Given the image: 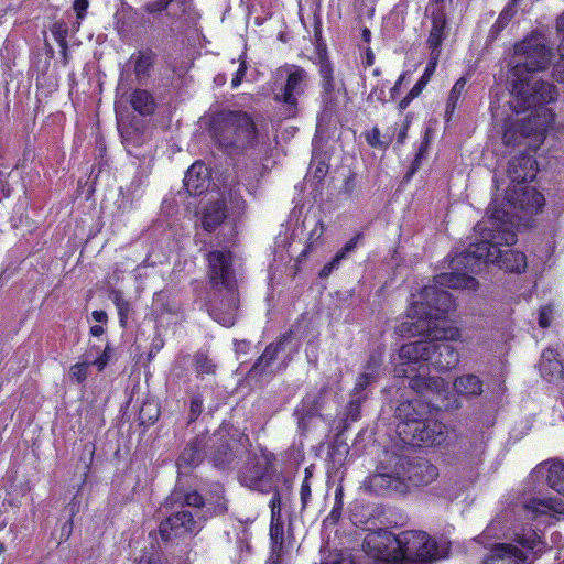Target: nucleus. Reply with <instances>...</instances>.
<instances>
[{
  "instance_id": "42",
  "label": "nucleus",
  "mask_w": 564,
  "mask_h": 564,
  "mask_svg": "<svg viewBox=\"0 0 564 564\" xmlns=\"http://www.w3.org/2000/svg\"><path fill=\"white\" fill-rule=\"evenodd\" d=\"M332 68L328 65H322L321 66V75L323 77V85L325 90H332L333 89V76H332Z\"/></svg>"
},
{
  "instance_id": "5",
  "label": "nucleus",
  "mask_w": 564,
  "mask_h": 564,
  "mask_svg": "<svg viewBox=\"0 0 564 564\" xmlns=\"http://www.w3.org/2000/svg\"><path fill=\"white\" fill-rule=\"evenodd\" d=\"M488 227L485 225H476L475 232L479 237V241L471 243L467 249L466 259L473 258L482 260L487 263H495L499 268L520 273L527 268L525 254L511 249L502 250L499 246H511L516 243V232L503 228L502 234L491 235L486 232Z\"/></svg>"
},
{
  "instance_id": "33",
  "label": "nucleus",
  "mask_w": 564,
  "mask_h": 564,
  "mask_svg": "<svg viewBox=\"0 0 564 564\" xmlns=\"http://www.w3.org/2000/svg\"><path fill=\"white\" fill-rule=\"evenodd\" d=\"M284 251H286L291 257H293L295 252V248L292 245H289V235L286 232L280 234L275 240V252L281 259H283Z\"/></svg>"
},
{
  "instance_id": "49",
  "label": "nucleus",
  "mask_w": 564,
  "mask_h": 564,
  "mask_svg": "<svg viewBox=\"0 0 564 564\" xmlns=\"http://www.w3.org/2000/svg\"><path fill=\"white\" fill-rule=\"evenodd\" d=\"M202 400L199 398H195L191 402V412L195 415L199 414L202 411Z\"/></svg>"
},
{
  "instance_id": "8",
  "label": "nucleus",
  "mask_w": 564,
  "mask_h": 564,
  "mask_svg": "<svg viewBox=\"0 0 564 564\" xmlns=\"http://www.w3.org/2000/svg\"><path fill=\"white\" fill-rule=\"evenodd\" d=\"M209 276L215 285H223L228 291L226 311L223 305L214 306L212 308V317L219 324L230 327L236 322V314L238 308V296L234 289L232 273H231V253L227 250L212 251L208 254Z\"/></svg>"
},
{
  "instance_id": "26",
  "label": "nucleus",
  "mask_w": 564,
  "mask_h": 564,
  "mask_svg": "<svg viewBox=\"0 0 564 564\" xmlns=\"http://www.w3.org/2000/svg\"><path fill=\"white\" fill-rule=\"evenodd\" d=\"M90 357L91 349H88L84 355L85 359L80 362H76L69 368V378L73 382L83 383L87 379L90 366Z\"/></svg>"
},
{
  "instance_id": "43",
  "label": "nucleus",
  "mask_w": 564,
  "mask_h": 564,
  "mask_svg": "<svg viewBox=\"0 0 564 564\" xmlns=\"http://www.w3.org/2000/svg\"><path fill=\"white\" fill-rule=\"evenodd\" d=\"M360 236L357 235L354 238H351L341 250L337 252L338 258L345 259L347 254L351 251H354L359 242Z\"/></svg>"
},
{
  "instance_id": "20",
  "label": "nucleus",
  "mask_w": 564,
  "mask_h": 564,
  "mask_svg": "<svg viewBox=\"0 0 564 564\" xmlns=\"http://www.w3.org/2000/svg\"><path fill=\"white\" fill-rule=\"evenodd\" d=\"M397 479L392 477L391 475L387 474H375L369 477H367L364 482L362 487L366 491L373 492L377 495H382L388 490L395 489L397 488Z\"/></svg>"
},
{
  "instance_id": "40",
  "label": "nucleus",
  "mask_w": 564,
  "mask_h": 564,
  "mask_svg": "<svg viewBox=\"0 0 564 564\" xmlns=\"http://www.w3.org/2000/svg\"><path fill=\"white\" fill-rule=\"evenodd\" d=\"M323 564H352V562L347 555L340 552H334L329 554Z\"/></svg>"
},
{
  "instance_id": "16",
  "label": "nucleus",
  "mask_w": 564,
  "mask_h": 564,
  "mask_svg": "<svg viewBox=\"0 0 564 564\" xmlns=\"http://www.w3.org/2000/svg\"><path fill=\"white\" fill-rule=\"evenodd\" d=\"M305 234V243L303 250L299 253V258H305L308 253L314 251L323 243L324 232L326 225L321 218L305 217L303 221Z\"/></svg>"
},
{
  "instance_id": "25",
  "label": "nucleus",
  "mask_w": 564,
  "mask_h": 564,
  "mask_svg": "<svg viewBox=\"0 0 564 564\" xmlns=\"http://www.w3.org/2000/svg\"><path fill=\"white\" fill-rule=\"evenodd\" d=\"M290 338L291 336H284L276 345H269L258 359L254 369L259 368L262 371L267 367H269L271 362L276 358L279 350L283 348V346L289 341Z\"/></svg>"
},
{
  "instance_id": "53",
  "label": "nucleus",
  "mask_w": 564,
  "mask_h": 564,
  "mask_svg": "<svg viewBox=\"0 0 564 564\" xmlns=\"http://www.w3.org/2000/svg\"><path fill=\"white\" fill-rule=\"evenodd\" d=\"M404 74L401 75L398 79V82L395 83V85L391 88V97L392 98H395L397 94H399L400 91V86H401V83L402 80L404 79Z\"/></svg>"
},
{
  "instance_id": "9",
  "label": "nucleus",
  "mask_w": 564,
  "mask_h": 564,
  "mask_svg": "<svg viewBox=\"0 0 564 564\" xmlns=\"http://www.w3.org/2000/svg\"><path fill=\"white\" fill-rule=\"evenodd\" d=\"M276 77L284 79V85L274 99L285 106L288 117H294L297 113L299 99L310 85L308 75L296 65H286L276 70Z\"/></svg>"
},
{
  "instance_id": "52",
  "label": "nucleus",
  "mask_w": 564,
  "mask_h": 564,
  "mask_svg": "<svg viewBox=\"0 0 564 564\" xmlns=\"http://www.w3.org/2000/svg\"><path fill=\"white\" fill-rule=\"evenodd\" d=\"M343 487H337L335 490V502L338 505L339 509H343Z\"/></svg>"
},
{
  "instance_id": "44",
  "label": "nucleus",
  "mask_w": 564,
  "mask_h": 564,
  "mask_svg": "<svg viewBox=\"0 0 564 564\" xmlns=\"http://www.w3.org/2000/svg\"><path fill=\"white\" fill-rule=\"evenodd\" d=\"M172 0H153L145 4L148 12H160L164 10Z\"/></svg>"
},
{
  "instance_id": "36",
  "label": "nucleus",
  "mask_w": 564,
  "mask_h": 564,
  "mask_svg": "<svg viewBox=\"0 0 564 564\" xmlns=\"http://www.w3.org/2000/svg\"><path fill=\"white\" fill-rule=\"evenodd\" d=\"M366 140L368 144L373 148L384 149L388 147L387 143L380 140V131L378 128H372L370 131L366 133Z\"/></svg>"
},
{
  "instance_id": "39",
  "label": "nucleus",
  "mask_w": 564,
  "mask_h": 564,
  "mask_svg": "<svg viewBox=\"0 0 564 564\" xmlns=\"http://www.w3.org/2000/svg\"><path fill=\"white\" fill-rule=\"evenodd\" d=\"M305 471H306V477L303 480V482L301 485V490H300L301 502H302L303 508L306 507V505L308 503V501L311 499V485L308 481V477H310L308 469H306Z\"/></svg>"
},
{
  "instance_id": "14",
  "label": "nucleus",
  "mask_w": 564,
  "mask_h": 564,
  "mask_svg": "<svg viewBox=\"0 0 564 564\" xmlns=\"http://www.w3.org/2000/svg\"><path fill=\"white\" fill-rule=\"evenodd\" d=\"M269 464L270 458L265 454L256 457L241 470V484L250 489L262 490Z\"/></svg>"
},
{
  "instance_id": "6",
  "label": "nucleus",
  "mask_w": 564,
  "mask_h": 564,
  "mask_svg": "<svg viewBox=\"0 0 564 564\" xmlns=\"http://www.w3.org/2000/svg\"><path fill=\"white\" fill-rule=\"evenodd\" d=\"M544 203V196L534 188H522V196L517 198L511 194L510 189L506 191V196L501 200L496 193L488 207V219L477 225L488 227L486 232H491V235H501L503 228L513 231L512 228L519 226V223H514L513 219L521 218L518 212H523L529 215L535 214L541 210Z\"/></svg>"
},
{
  "instance_id": "23",
  "label": "nucleus",
  "mask_w": 564,
  "mask_h": 564,
  "mask_svg": "<svg viewBox=\"0 0 564 564\" xmlns=\"http://www.w3.org/2000/svg\"><path fill=\"white\" fill-rule=\"evenodd\" d=\"M446 21L442 14L433 15L432 28L427 39L429 47L432 50L431 57L440 55V46L445 37Z\"/></svg>"
},
{
  "instance_id": "55",
  "label": "nucleus",
  "mask_w": 564,
  "mask_h": 564,
  "mask_svg": "<svg viewBox=\"0 0 564 564\" xmlns=\"http://www.w3.org/2000/svg\"><path fill=\"white\" fill-rule=\"evenodd\" d=\"M137 564H152L151 555H148V554L142 555Z\"/></svg>"
},
{
  "instance_id": "31",
  "label": "nucleus",
  "mask_w": 564,
  "mask_h": 564,
  "mask_svg": "<svg viewBox=\"0 0 564 564\" xmlns=\"http://www.w3.org/2000/svg\"><path fill=\"white\" fill-rule=\"evenodd\" d=\"M110 297L117 307L120 325L124 326L130 312V304L123 299L121 292L119 291H113Z\"/></svg>"
},
{
  "instance_id": "56",
  "label": "nucleus",
  "mask_w": 564,
  "mask_h": 564,
  "mask_svg": "<svg viewBox=\"0 0 564 564\" xmlns=\"http://www.w3.org/2000/svg\"><path fill=\"white\" fill-rule=\"evenodd\" d=\"M276 502L279 503V499H278L276 497H273V498L271 499V501H270L271 509L273 510V508H274L275 518H278L279 512H280L279 508L276 509Z\"/></svg>"
},
{
  "instance_id": "2",
  "label": "nucleus",
  "mask_w": 564,
  "mask_h": 564,
  "mask_svg": "<svg viewBox=\"0 0 564 564\" xmlns=\"http://www.w3.org/2000/svg\"><path fill=\"white\" fill-rule=\"evenodd\" d=\"M531 476L545 478L555 491L550 497H533L522 506L506 509L485 529L482 536L488 539H507L516 542L496 543L484 560V564H527V552L540 553L544 549L541 536L531 529H525L522 519L536 524H549L557 516L564 514V463L549 460L539 464Z\"/></svg>"
},
{
  "instance_id": "51",
  "label": "nucleus",
  "mask_w": 564,
  "mask_h": 564,
  "mask_svg": "<svg viewBox=\"0 0 564 564\" xmlns=\"http://www.w3.org/2000/svg\"><path fill=\"white\" fill-rule=\"evenodd\" d=\"M91 316L98 323H105L107 321V314L104 311H94Z\"/></svg>"
},
{
  "instance_id": "59",
  "label": "nucleus",
  "mask_w": 564,
  "mask_h": 564,
  "mask_svg": "<svg viewBox=\"0 0 564 564\" xmlns=\"http://www.w3.org/2000/svg\"><path fill=\"white\" fill-rule=\"evenodd\" d=\"M340 512H341V509H339L338 505L335 503V506H334V508L332 510V516L339 517Z\"/></svg>"
},
{
  "instance_id": "46",
  "label": "nucleus",
  "mask_w": 564,
  "mask_h": 564,
  "mask_svg": "<svg viewBox=\"0 0 564 564\" xmlns=\"http://www.w3.org/2000/svg\"><path fill=\"white\" fill-rule=\"evenodd\" d=\"M231 453L225 452V459H221L219 456L214 457V465L218 468H226L227 465L231 462Z\"/></svg>"
},
{
  "instance_id": "22",
  "label": "nucleus",
  "mask_w": 564,
  "mask_h": 564,
  "mask_svg": "<svg viewBox=\"0 0 564 564\" xmlns=\"http://www.w3.org/2000/svg\"><path fill=\"white\" fill-rule=\"evenodd\" d=\"M455 391L463 397H476L482 392V382L475 375H464L454 381Z\"/></svg>"
},
{
  "instance_id": "62",
  "label": "nucleus",
  "mask_w": 564,
  "mask_h": 564,
  "mask_svg": "<svg viewBox=\"0 0 564 564\" xmlns=\"http://www.w3.org/2000/svg\"><path fill=\"white\" fill-rule=\"evenodd\" d=\"M268 564H278V556L274 557L273 555L270 557Z\"/></svg>"
},
{
  "instance_id": "1",
  "label": "nucleus",
  "mask_w": 564,
  "mask_h": 564,
  "mask_svg": "<svg viewBox=\"0 0 564 564\" xmlns=\"http://www.w3.org/2000/svg\"><path fill=\"white\" fill-rule=\"evenodd\" d=\"M477 281L469 275L451 272L435 276L433 284L411 295L406 311L408 321L395 327L402 337L426 336L427 339L409 343L399 350L394 365L397 377H410L433 367L437 371L449 370L458 364V354L444 343L460 339V330L445 315L455 308L452 295L443 288L475 290Z\"/></svg>"
},
{
  "instance_id": "60",
  "label": "nucleus",
  "mask_w": 564,
  "mask_h": 564,
  "mask_svg": "<svg viewBox=\"0 0 564 564\" xmlns=\"http://www.w3.org/2000/svg\"><path fill=\"white\" fill-rule=\"evenodd\" d=\"M362 36H364L365 41L368 42L370 40V31L368 29H365Z\"/></svg>"
},
{
  "instance_id": "37",
  "label": "nucleus",
  "mask_w": 564,
  "mask_h": 564,
  "mask_svg": "<svg viewBox=\"0 0 564 564\" xmlns=\"http://www.w3.org/2000/svg\"><path fill=\"white\" fill-rule=\"evenodd\" d=\"M214 364L204 355L196 357V369L200 373H210L214 371Z\"/></svg>"
},
{
  "instance_id": "27",
  "label": "nucleus",
  "mask_w": 564,
  "mask_h": 564,
  "mask_svg": "<svg viewBox=\"0 0 564 564\" xmlns=\"http://www.w3.org/2000/svg\"><path fill=\"white\" fill-rule=\"evenodd\" d=\"M466 84V78L460 77L452 87L446 102V116H451L454 112L460 97L465 91Z\"/></svg>"
},
{
  "instance_id": "30",
  "label": "nucleus",
  "mask_w": 564,
  "mask_h": 564,
  "mask_svg": "<svg viewBox=\"0 0 564 564\" xmlns=\"http://www.w3.org/2000/svg\"><path fill=\"white\" fill-rule=\"evenodd\" d=\"M89 349H91L90 365L95 366L98 371H102L111 358V348L106 346L100 354L99 350L94 346Z\"/></svg>"
},
{
  "instance_id": "63",
  "label": "nucleus",
  "mask_w": 564,
  "mask_h": 564,
  "mask_svg": "<svg viewBox=\"0 0 564 564\" xmlns=\"http://www.w3.org/2000/svg\"><path fill=\"white\" fill-rule=\"evenodd\" d=\"M376 561V564H387L386 561L383 560H380V558H373Z\"/></svg>"
},
{
  "instance_id": "54",
  "label": "nucleus",
  "mask_w": 564,
  "mask_h": 564,
  "mask_svg": "<svg viewBox=\"0 0 564 564\" xmlns=\"http://www.w3.org/2000/svg\"><path fill=\"white\" fill-rule=\"evenodd\" d=\"M90 334L98 337L104 334V327L101 325H94L90 327Z\"/></svg>"
},
{
  "instance_id": "4",
  "label": "nucleus",
  "mask_w": 564,
  "mask_h": 564,
  "mask_svg": "<svg viewBox=\"0 0 564 564\" xmlns=\"http://www.w3.org/2000/svg\"><path fill=\"white\" fill-rule=\"evenodd\" d=\"M364 546L372 558L387 564H429L447 554L446 546L437 545L422 531H404L398 535L387 530L370 532Z\"/></svg>"
},
{
  "instance_id": "57",
  "label": "nucleus",
  "mask_w": 564,
  "mask_h": 564,
  "mask_svg": "<svg viewBox=\"0 0 564 564\" xmlns=\"http://www.w3.org/2000/svg\"><path fill=\"white\" fill-rule=\"evenodd\" d=\"M556 562V564H564V546L558 551Z\"/></svg>"
},
{
  "instance_id": "21",
  "label": "nucleus",
  "mask_w": 564,
  "mask_h": 564,
  "mask_svg": "<svg viewBox=\"0 0 564 564\" xmlns=\"http://www.w3.org/2000/svg\"><path fill=\"white\" fill-rule=\"evenodd\" d=\"M226 217L225 207L218 200L209 202L202 215V225L207 231L214 230Z\"/></svg>"
},
{
  "instance_id": "38",
  "label": "nucleus",
  "mask_w": 564,
  "mask_h": 564,
  "mask_svg": "<svg viewBox=\"0 0 564 564\" xmlns=\"http://www.w3.org/2000/svg\"><path fill=\"white\" fill-rule=\"evenodd\" d=\"M552 316H553V308H552V306L546 305V306L541 307V310L539 312V318H538L539 319V325L542 328L549 327L550 324H551Z\"/></svg>"
},
{
  "instance_id": "61",
  "label": "nucleus",
  "mask_w": 564,
  "mask_h": 564,
  "mask_svg": "<svg viewBox=\"0 0 564 564\" xmlns=\"http://www.w3.org/2000/svg\"><path fill=\"white\" fill-rule=\"evenodd\" d=\"M372 62H373V55H372V53H368V54H367V63H368L369 65H371V64H372Z\"/></svg>"
},
{
  "instance_id": "45",
  "label": "nucleus",
  "mask_w": 564,
  "mask_h": 564,
  "mask_svg": "<svg viewBox=\"0 0 564 564\" xmlns=\"http://www.w3.org/2000/svg\"><path fill=\"white\" fill-rule=\"evenodd\" d=\"M185 500L189 506L200 507L203 505V497L197 492L187 494Z\"/></svg>"
},
{
  "instance_id": "10",
  "label": "nucleus",
  "mask_w": 564,
  "mask_h": 564,
  "mask_svg": "<svg viewBox=\"0 0 564 564\" xmlns=\"http://www.w3.org/2000/svg\"><path fill=\"white\" fill-rule=\"evenodd\" d=\"M382 365V354H373L370 356L369 360L367 361L366 366L364 367V371L357 377L355 388L352 391V400L349 402V413L348 419L350 421H356L359 416V406L361 403V400L364 399L360 397V393L366 390V388L375 381L379 373L380 368Z\"/></svg>"
},
{
  "instance_id": "11",
  "label": "nucleus",
  "mask_w": 564,
  "mask_h": 564,
  "mask_svg": "<svg viewBox=\"0 0 564 564\" xmlns=\"http://www.w3.org/2000/svg\"><path fill=\"white\" fill-rule=\"evenodd\" d=\"M538 172L536 161L530 155H522L519 158H514L509 162L508 166V177L512 184V187L509 186L507 191L510 189L512 195L522 196V188L525 186L522 183L527 181H532ZM527 188H530L527 186Z\"/></svg>"
},
{
  "instance_id": "3",
  "label": "nucleus",
  "mask_w": 564,
  "mask_h": 564,
  "mask_svg": "<svg viewBox=\"0 0 564 564\" xmlns=\"http://www.w3.org/2000/svg\"><path fill=\"white\" fill-rule=\"evenodd\" d=\"M550 56L551 52L538 32L514 45L513 66L509 76L512 95L510 105L517 113L530 108L534 110L522 123L517 120L507 126L503 141L508 145L518 143L520 138H531L529 147L535 150L554 128L555 115L544 104L555 100V88L536 78V74L547 67Z\"/></svg>"
},
{
  "instance_id": "48",
  "label": "nucleus",
  "mask_w": 564,
  "mask_h": 564,
  "mask_svg": "<svg viewBox=\"0 0 564 564\" xmlns=\"http://www.w3.org/2000/svg\"><path fill=\"white\" fill-rule=\"evenodd\" d=\"M87 7V0H74V9L77 11L78 18H83V12L86 11Z\"/></svg>"
},
{
  "instance_id": "17",
  "label": "nucleus",
  "mask_w": 564,
  "mask_h": 564,
  "mask_svg": "<svg viewBox=\"0 0 564 564\" xmlns=\"http://www.w3.org/2000/svg\"><path fill=\"white\" fill-rule=\"evenodd\" d=\"M539 369L547 381L558 382L564 380V361L558 359V354L553 349L542 352Z\"/></svg>"
},
{
  "instance_id": "24",
  "label": "nucleus",
  "mask_w": 564,
  "mask_h": 564,
  "mask_svg": "<svg viewBox=\"0 0 564 564\" xmlns=\"http://www.w3.org/2000/svg\"><path fill=\"white\" fill-rule=\"evenodd\" d=\"M132 108L142 116L151 115L154 111L155 102L152 95L142 89L133 91L130 99Z\"/></svg>"
},
{
  "instance_id": "41",
  "label": "nucleus",
  "mask_w": 564,
  "mask_h": 564,
  "mask_svg": "<svg viewBox=\"0 0 564 564\" xmlns=\"http://www.w3.org/2000/svg\"><path fill=\"white\" fill-rule=\"evenodd\" d=\"M343 259L341 258H338V254L336 253L335 257L332 259V261H329L328 263H326L321 272H319V276L321 278H327L328 275H330V273L338 268L340 261Z\"/></svg>"
},
{
  "instance_id": "15",
  "label": "nucleus",
  "mask_w": 564,
  "mask_h": 564,
  "mask_svg": "<svg viewBox=\"0 0 564 564\" xmlns=\"http://www.w3.org/2000/svg\"><path fill=\"white\" fill-rule=\"evenodd\" d=\"M210 182L208 167L200 161L193 163L184 177V186L189 195H199L204 193Z\"/></svg>"
},
{
  "instance_id": "34",
  "label": "nucleus",
  "mask_w": 564,
  "mask_h": 564,
  "mask_svg": "<svg viewBox=\"0 0 564 564\" xmlns=\"http://www.w3.org/2000/svg\"><path fill=\"white\" fill-rule=\"evenodd\" d=\"M270 536L273 543V549L279 545L281 546L283 540V525L279 522V519L275 518V512L273 511V519L271 520L270 525Z\"/></svg>"
},
{
  "instance_id": "12",
  "label": "nucleus",
  "mask_w": 564,
  "mask_h": 564,
  "mask_svg": "<svg viewBox=\"0 0 564 564\" xmlns=\"http://www.w3.org/2000/svg\"><path fill=\"white\" fill-rule=\"evenodd\" d=\"M231 122L236 130L235 143L237 147L253 148L269 140L268 133L257 129L252 119L247 113L239 112L232 115Z\"/></svg>"
},
{
  "instance_id": "64",
  "label": "nucleus",
  "mask_w": 564,
  "mask_h": 564,
  "mask_svg": "<svg viewBox=\"0 0 564 564\" xmlns=\"http://www.w3.org/2000/svg\"><path fill=\"white\" fill-rule=\"evenodd\" d=\"M4 551H6V546L2 543H0V555H2L4 553Z\"/></svg>"
},
{
  "instance_id": "7",
  "label": "nucleus",
  "mask_w": 564,
  "mask_h": 564,
  "mask_svg": "<svg viewBox=\"0 0 564 564\" xmlns=\"http://www.w3.org/2000/svg\"><path fill=\"white\" fill-rule=\"evenodd\" d=\"M423 409L420 400L403 402L397 408V416L401 420L397 433L404 444L431 446L444 441L445 425L435 419H423Z\"/></svg>"
},
{
  "instance_id": "47",
  "label": "nucleus",
  "mask_w": 564,
  "mask_h": 564,
  "mask_svg": "<svg viewBox=\"0 0 564 564\" xmlns=\"http://www.w3.org/2000/svg\"><path fill=\"white\" fill-rule=\"evenodd\" d=\"M245 73H246V66L243 64H241L237 70L235 77L231 80L232 88H236L241 84Z\"/></svg>"
},
{
  "instance_id": "50",
  "label": "nucleus",
  "mask_w": 564,
  "mask_h": 564,
  "mask_svg": "<svg viewBox=\"0 0 564 564\" xmlns=\"http://www.w3.org/2000/svg\"><path fill=\"white\" fill-rule=\"evenodd\" d=\"M417 96H413L412 95V89L410 90V93L400 101L399 104V108L401 110H404L409 107L410 102L416 98Z\"/></svg>"
},
{
  "instance_id": "13",
  "label": "nucleus",
  "mask_w": 564,
  "mask_h": 564,
  "mask_svg": "<svg viewBox=\"0 0 564 564\" xmlns=\"http://www.w3.org/2000/svg\"><path fill=\"white\" fill-rule=\"evenodd\" d=\"M197 531H199V524L188 511L176 512L160 524V535L165 541Z\"/></svg>"
},
{
  "instance_id": "18",
  "label": "nucleus",
  "mask_w": 564,
  "mask_h": 564,
  "mask_svg": "<svg viewBox=\"0 0 564 564\" xmlns=\"http://www.w3.org/2000/svg\"><path fill=\"white\" fill-rule=\"evenodd\" d=\"M437 476V467L427 460L417 462L409 470V479L416 486L427 485L435 480Z\"/></svg>"
},
{
  "instance_id": "19",
  "label": "nucleus",
  "mask_w": 564,
  "mask_h": 564,
  "mask_svg": "<svg viewBox=\"0 0 564 564\" xmlns=\"http://www.w3.org/2000/svg\"><path fill=\"white\" fill-rule=\"evenodd\" d=\"M411 387L419 391H423L425 389L435 392L443 401L447 399L446 393L448 383L440 377L425 378L420 373L411 379Z\"/></svg>"
},
{
  "instance_id": "58",
  "label": "nucleus",
  "mask_w": 564,
  "mask_h": 564,
  "mask_svg": "<svg viewBox=\"0 0 564 564\" xmlns=\"http://www.w3.org/2000/svg\"><path fill=\"white\" fill-rule=\"evenodd\" d=\"M405 135H406V127H404V128L400 131V133H399V135H398V140H399V142H403V140H404Z\"/></svg>"
},
{
  "instance_id": "29",
  "label": "nucleus",
  "mask_w": 564,
  "mask_h": 564,
  "mask_svg": "<svg viewBox=\"0 0 564 564\" xmlns=\"http://www.w3.org/2000/svg\"><path fill=\"white\" fill-rule=\"evenodd\" d=\"M153 63L151 52H140L134 57V73L138 77H145Z\"/></svg>"
},
{
  "instance_id": "35",
  "label": "nucleus",
  "mask_w": 564,
  "mask_h": 564,
  "mask_svg": "<svg viewBox=\"0 0 564 564\" xmlns=\"http://www.w3.org/2000/svg\"><path fill=\"white\" fill-rule=\"evenodd\" d=\"M229 204L234 215H240L246 207L245 200L237 192L229 193Z\"/></svg>"
},
{
  "instance_id": "28",
  "label": "nucleus",
  "mask_w": 564,
  "mask_h": 564,
  "mask_svg": "<svg viewBox=\"0 0 564 564\" xmlns=\"http://www.w3.org/2000/svg\"><path fill=\"white\" fill-rule=\"evenodd\" d=\"M436 65H437V54L430 58L423 75L421 76L419 82L412 87V95L413 96H419L422 93V90L424 89V87L429 83L431 76L435 72Z\"/></svg>"
},
{
  "instance_id": "32",
  "label": "nucleus",
  "mask_w": 564,
  "mask_h": 564,
  "mask_svg": "<svg viewBox=\"0 0 564 564\" xmlns=\"http://www.w3.org/2000/svg\"><path fill=\"white\" fill-rule=\"evenodd\" d=\"M519 0H512L499 14L495 26L498 28V30L503 29L510 20L513 18L516 10L514 7L518 3Z\"/></svg>"
}]
</instances>
